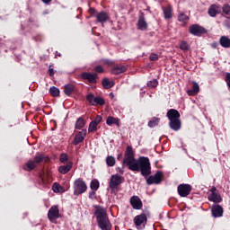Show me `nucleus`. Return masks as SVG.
<instances>
[{
  "label": "nucleus",
  "mask_w": 230,
  "mask_h": 230,
  "mask_svg": "<svg viewBox=\"0 0 230 230\" xmlns=\"http://www.w3.org/2000/svg\"><path fill=\"white\" fill-rule=\"evenodd\" d=\"M123 166H128L131 172H140L143 177H148L152 173V166L148 157L140 156L137 160L134 157L132 146H128L124 154Z\"/></svg>",
  "instance_id": "nucleus-1"
},
{
  "label": "nucleus",
  "mask_w": 230,
  "mask_h": 230,
  "mask_svg": "<svg viewBox=\"0 0 230 230\" xmlns=\"http://www.w3.org/2000/svg\"><path fill=\"white\" fill-rule=\"evenodd\" d=\"M95 217L100 229L111 230L112 226L107 217V211L103 208H99L95 210Z\"/></svg>",
  "instance_id": "nucleus-2"
},
{
  "label": "nucleus",
  "mask_w": 230,
  "mask_h": 230,
  "mask_svg": "<svg viewBox=\"0 0 230 230\" xmlns=\"http://www.w3.org/2000/svg\"><path fill=\"white\" fill-rule=\"evenodd\" d=\"M48 218L49 222L55 224L58 218H62V215H60V209L58 208V205L52 206L48 212Z\"/></svg>",
  "instance_id": "nucleus-3"
},
{
  "label": "nucleus",
  "mask_w": 230,
  "mask_h": 230,
  "mask_svg": "<svg viewBox=\"0 0 230 230\" xmlns=\"http://www.w3.org/2000/svg\"><path fill=\"white\" fill-rule=\"evenodd\" d=\"M87 191V184L82 179H76L74 181V193L75 195H82Z\"/></svg>",
  "instance_id": "nucleus-4"
},
{
  "label": "nucleus",
  "mask_w": 230,
  "mask_h": 230,
  "mask_svg": "<svg viewBox=\"0 0 230 230\" xmlns=\"http://www.w3.org/2000/svg\"><path fill=\"white\" fill-rule=\"evenodd\" d=\"M121 182H123V177L118 174L111 175L109 185L111 191H114V190H118V187L119 186V184H121Z\"/></svg>",
  "instance_id": "nucleus-5"
},
{
  "label": "nucleus",
  "mask_w": 230,
  "mask_h": 230,
  "mask_svg": "<svg viewBox=\"0 0 230 230\" xmlns=\"http://www.w3.org/2000/svg\"><path fill=\"white\" fill-rule=\"evenodd\" d=\"M148 220L147 214L142 213L137 217H134V224L137 229H139L140 226L146 225V222Z\"/></svg>",
  "instance_id": "nucleus-6"
},
{
  "label": "nucleus",
  "mask_w": 230,
  "mask_h": 230,
  "mask_svg": "<svg viewBox=\"0 0 230 230\" xmlns=\"http://www.w3.org/2000/svg\"><path fill=\"white\" fill-rule=\"evenodd\" d=\"M163 181V172L158 171L154 176H149L146 180L148 185L161 184Z\"/></svg>",
  "instance_id": "nucleus-7"
},
{
  "label": "nucleus",
  "mask_w": 230,
  "mask_h": 230,
  "mask_svg": "<svg viewBox=\"0 0 230 230\" xmlns=\"http://www.w3.org/2000/svg\"><path fill=\"white\" fill-rule=\"evenodd\" d=\"M189 31L191 35H195L196 37H200V35H204V33H206V29L199 24L191 25Z\"/></svg>",
  "instance_id": "nucleus-8"
},
{
  "label": "nucleus",
  "mask_w": 230,
  "mask_h": 230,
  "mask_svg": "<svg viewBox=\"0 0 230 230\" xmlns=\"http://www.w3.org/2000/svg\"><path fill=\"white\" fill-rule=\"evenodd\" d=\"M191 185L190 184H180L178 186V194L180 195V197H188V195H190V193H191Z\"/></svg>",
  "instance_id": "nucleus-9"
},
{
  "label": "nucleus",
  "mask_w": 230,
  "mask_h": 230,
  "mask_svg": "<svg viewBox=\"0 0 230 230\" xmlns=\"http://www.w3.org/2000/svg\"><path fill=\"white\" fill-rule=\"evenodd\" d=\"M86 100L91 105H105V100H103V98L98 96L94 97V95L91 93L86 96Z\"/></svg>",
  "instance_id": "nucleus-10"
},
{
  "label": "nucleus",
  "mask_w": 230,
  "mask_h": 230,
  "mask_svg": "<svg viewBox=\"0 0 230 230\" xmlns=\"http://www.w3.org/2000/svg\"><path fill=\"white\" fill-rule=\"evenodd\" d=\"M133 209H142L143 208V201H141V199L139 196H132L129 200Z\"/></svg>",
  "instance_id": "nucleus-11"
},
{
  "label": "nucleus",
  "mask_w": 230,
  "mask_h": 230,
  "mask_svg": "<svg viewBox=\"0 0 230 230\" xmlns=\"http://www.w3.org/2000/svg\"><path fill=\"white\" fill-rule=\"evenodd\" d=\"M81 78L84 80H87L90 84H96V80L98 79L97 74H91L89 72H84L81 75Z\"/></svg>",
  "instance_id": "nucleus-12"
},
{
  "label": "nucleus",
  "mask_w": 230,
  "mask_h": 230,
  "mask_svg": "<svg viewBox=\"0 0 230 230\" xmlns=\"http://www.w3.org/2000/svg\"><path fill=\"white\" fill-rule=\"evenodd\" d=\"M87 135V129H82L75 135L73 145H80L85 139V136Z\"/></svg>",
  "instance_id": "nucleus-13"
},
{
  "label": "nucleus",
  "mask_w": 230,
  "mask_h": 230,
  "mask_svg": "<svg viewBox=\"0 0 230 230\" xmlns=\"http://www.w3.org/2000/svg\"><path fill=\"white\" fill-rule=\"evenodd\" d=\"M222 215H224V208H222L220 205H214L212 207V216L215 218H218L222 217Z\"/></svg>",
  "instance_id": "nucleus-14"
},
{
  "label": "nucleus",
  "mask_w": 230,
  "mask_h": 230,
  "mask_svg": "<svg viewBox=\"0 0 230 230\" xmlns=\"http://www.w3.org/2000/svg\"><path fill=\"white\" fill-rule=\"evenodd\" d=\"M167 118L169 121H172L173 119H180L181 113H179V111L175 109H171L167 111Z\"/></svg>",
  "instance_id": "nucleus-15"
},
{
  "label": "nucleus",
  "mask_w": 230,
  "mask_h": 230,
  "mask_svg": "<svg viewBox=\"0 0 230 230\" xmlns=\"http://www.w3.org/2000/svg\"><path fill=\"white\" fill-rule=\"evenodd\" d=\"M137 28H138V30H141L142 31H145V30H146L148 28V23H146V20L145 19L144 14H141L138 17Z\"/></svg>",
  "instance_id": "nucleus-16"
},
{
  "label": "nucleus",
  "mask_w": 230,
  "mask_h": 230,
  "mask_svg": "<svg viewBox=\"0 0 230 230\" xmlns=\"http://www.w3.org/2000/svg\"><path fill=\"white\" fill-rule=\"evenodd\" d=\"M218 13H220V5L218 4L210 5V7L208 8V15H210V17H217Z\"/></svg>",
  "instance_id": "nucleus-17"
},
{
  "label": "nucleus",
  "mask_w": 230,
  "mask_h": 230,
  "mask_svg": "<svg viewBox=\"0 0 230 230\" xmlns=\"http://www.w3.org/2000/svg\"><path fill=\"white\" fill-rule=\"evenodd\" d=\"M181 119H176L173 120L169 121V127L172 128V130H181Z\"/></svg>",
  "instance_id": "nucleus-18"
},
{
  "label": "nucleus",
  "mask_w": 230,
  "mask_h": 230,
  "mask_svg": "<svg viewBox=\"0 0 230 230\" xmlns=\"http://www.w3.org/2000/svg\"><path fill=\"white\" fill-rule=\"evenodd\" d=\"M199 91H200V86H199V84L193 82L192 89L188 90L187 94H189V96H195L196 94H199Z\"/></svg>",
  "instance_id": "nucleus-19"
},
{
  "label": "nucleus",
  "mask_w": 230,
  "mask_h": 230,
  "mask_svg": "<svg viewBox=\"0 0 230 230\" xmlns=\"http://www.w3.org/2000/svg\"><path fill=\"white\" fill-rule=\"evenodd\" d=\"M71 168H73V163L69 162L66 165H61L58 168V172H61L63 175H66V173H67L71 170Z\"/></svg>",
  "instance_id": "nucleus-20"
},
{
  "label": "nucleus",
  "mask_w": 230,
  "mask_h": 230,
  "mask_svg": "<svg viewBox=\"0 0 230 230\" xmlns=\"http://www.w3.org/2000/svg\"><path fill=\"white\" fill-rule=\"evenodd\" d=\"M98 22H107L109 21V14L105 12H100L96 15Z\"/></svg>",
  "instance_id": "nucleus-21"
},
{
  "label": "nucleus",
  "mask_w": 230,
  "mask_h": 230,
  "mask_svg": "<svg viewBox=\"0 0 230 230\" xmlns=\"http://www.w3.org/2000/svg\"><path fill=\"white\" fill-rule=\"evenodd\" d=\"M219 44L222 48H230V39L227 36H221L219 39Z\"/></svg>",
  "instance_id": "nucleus-22"
},
{
  "label": "nucleus",
  "mask_w": 230,
  "mask_h": 230,
  "mask_svg": "<svg viewBox=\"0 0 230 230\" xmlns=\"http://www.w3.org/2000/svg\"><path fill=\"white\" fill-rule=\"evenodd\" d=\"M127 71V67L125 66H116L111 69L112 75H121V73H125Z\"/></svg>",
  "instance_id": "nucleus-23"
},
{
  "label": "nucleus",
  "mask_w": 230,
  "mask_h": 230,
  "mask_svg": "<svg viewBox=\"0 0 230 230\" xmlns=\"http://www.w3.org/2000/svg\"><path fill=\"white\" fill-rule=\"evenodd\" d=\"M64 93L66 96H71L75 93V84H68L64 86Z\"/></svg>",
  "instance_id": "nucleus-24"
},
{
  "label": "nucleus",
  "mask_w": 230,
  "mask_h": 230,
  "mask_svg": "<svg viewBox=\"0 0 230 230\" xmlns=\"http://www.w3.org/2000/svg\"><path fill=\"white\" fill-rule=\"evenodd\" d=\"M208 200H210L211 202H215L216 204H218L222 202V197L220 196V194H218V192H217L214 194H210L208 196Z\"/></svg>",
  "instance_id": "nucleus-25"
},
{
  "label": "nucleus",
  "mask_w": 230,
  "mask_h": 230,
  "mask_svg": "<svg viewBox=\"0 0 230 230\" xmlns=\"http://www.w3.org/2000/svg\"><path fill=\"white\" fill-rule=\"evenodd\" d=\"M35 168H37V165L34 161L29 160L23 167V170H25V172H31V170H35Z\"/></svg>",
  "instance_id": "nucleus-26"
},
{
  "label": "nucleus",
  "mask_w": 230,
  "mask_h": 230,
  "mask_svg": "<svg viewBox=\"0 0 230 230\" xmlns=\"http://www.w3.org/2000/svg\"><path fill=\"white\" fill-rule=\"evenodd\" d=\"M106 125H117V127H119V119L110 116L106 119Z\"/></svg>",
  "instance_id": "nucleus-27"
},
{
  "label": "nucleus",
  "mask_w": 230,
  "mask_h": 230,
  "mask_svg": "<svg viewBox=\"0 0 230 230\" xmlns=\"http://www.w3.org/2000/svg\"><path fill=\"white\" fill-rule=\"evenodd\" d=\"M163 12L164 14V19H172V5H167L166 7H163Z\"/></svg>",
  "instance_id": "nucleus-28"
},
{
  "label": "nucleus",
  "mask_w": 230,
  "mask_h": 230,
  "mask_svg": "<svg viewBox=\"0 0 230 230\" xmlns=\"http://www.w3.org/2000/svg\"><path fill=\"white\" fill-rule=\"evenodd\" d=\"M102 86L104 89H111L114 87V81H111L108 78L102 79Z\"/></svg>",
  "instance_id": "nucleus-29"
},
{
  "label": "nucleus",
  "mask_w": 230,
  "mask_h": 230,
  "mask_svg": "<svg viewBox=\"0 0 230 230\" xmlns=\"http://www.w3.org/2000/svg\"><path fill=\"white\" fill-rule=\"evenodd\" d=\"M84 127H85V120L84 119V118H79L77 119L76 122H75V128L77 130H80L82 128H84Z\"/></svg>",
  "instance_id": "nucleus-30"
},
{
  "label": "nucleus",
  "mask_w": 230,
  "mask_h": 230,
  "mask_svg": "<svg viewBox=\"0 0 230 230\" xmlns=\"http://www.w3.org/2000/svg\"><path fill=\"white\" fill-rule=\"evenodd\" d=\"M49 93L51 96L58 97L60 96V90L56 86H51L49 88Z\"/></svg>",
  "instance_id": "nucleus-31"
},
{
  "label": "nucleus",
  "mask_w": 230,
  "mask_h": 230,
  "mask_svg": "<svg viewBox=\"0 0 230 230\" xmlns=\"http://www.w3.org/2000/svg\"><path fill=\"white\" fill-rule=\"evenodd\" d=\"M44 159H46V155H44L43 154H38V155L35 156L34 160H32V161H34V163L36 164V165H38L39 163H42V161H44Z\"/></svg>",
  "instance_id": "nucleus-32"
},
{
  "label": "nucleus",
  "mask_w": 230,
  "mask_h": 230,
  "mask_svg": "<svg viewBox=\"0 0 230 230\" xmlns=\"http://www.w3.org/2000/svg\"><path fill=\"white\" fill-rule=\"evenodd\" d=\"M90 188L93 191H97L98 188H100V181L98 180H93L90 184Z\"/></svg>",
  "instance_id": "nucleus-33"
},
{
  "label": "nucleus",
  "mask_w": 230,
  "mask_h": 230,
  "mask_svg": "<svg viewBox=\"0 0 230 230\" xmlns=\"http://www.w3.org/2000/svg\"><path fill=\"white\" fill-rule=\"evenodd\" d=\"M107 166H114L116 164V158L114 156H108L106 158Z\"/></svg>",
  "instance_id": "nucleus-34"
},
{
  "label": "nucleus",
  "mask_w": 230,
  "mask_h": 230,
  "mask_svg": "<svg viewBox=\"0 0 230 230\" xmlns=\"http://www.w3.org/2000/svg\"><path fill=\"white\" fill-rule=\"evenodd\" d=\"M96 130H98V124L93 120L89 125L88 132H96Z\"/></svg>",
  "instance_id": "nucleus-35"
},
{
  "label": "nucleus",
  "mask_w": 230,
  "mask_h": 230,
  "mask_svg": "<svg viewBox=\"0 0 230 230\" xmlns=\"http://www.w3.org/2000/svg\"><path fill=\"white\" fill-rule=\"evenodd\" d=\"M159 125V119L157 118H153L149 122H148V127L151 128L154 127H157Z\"/></svg>",
  "instance_id": "nucleus-36"
},
{
  "label": "nucleus",
  "mask_w": 230,
  "mask_h": 230,
  "mask_svg": "<svg viewBox=\"0 0 230 230\" xmlns=\"http://www.w3.org/2000/svg\"><path fill=\"white\" fill-rule=\"evenodd\" d=\"M190 19V17H188V15H186L185 13H180V15H178V21L180 22H187L188 20Z\"/></svg>",
  "instance_id": "nucleus-37"
},
{
  "label": "nucleus",
  "mask_w": 230,
  "mask_h": 230,
  "mask_svg": "<svg viewBox=\"0 0 230 230\" xmlns=\"http://www.w3.org/2000/svg\"><path fill=\"white\" fill-rule=\"evenodd\" d=\"M157 80L156 79H153L151 81H148L146 85L147 87H149V89H153V87H157Z\"/></svg>",
  "instance_id": "nucleus-38"
},
{
  "label": "nucleus",
  "mask_w": 230,
  "mask_h": 230,
  "mask_svg": "<svg viewBox=\"0 0 230 230\" xmlns=\"http://www.w3.org/2000/svg\"><path fill=\"white\" fill-rule=\"evenodd\" d=\"M62 189V186L58 183H54L52 186V190L55 193H60V190Z\"/></svg>",
  "instance_id": "nucleus-39"
},
{
  "label": "nucleus",
  "mask_w": 230,
  "mask_h": 230,
  "mask_svg": "<svg viewBox=\"0 0 230 230\" xmlns=\"http://www.w3.org/2000/svg\"><path fill=\"white\" fill-rule=\"evenodd\" d=\"M223 13H226V15H229L230 13V5L227 4H225L222 7Z\"/></svg>",
  "instance_id": "nucleus-40"
},
{
  "label": "nucleus",
  "mask_w": 230,
  "mask_h": 230,
  "mask_svg": "<svg viewBox=\"0 0 230 230\" xmlns=\"http://www.w3.org/2000/svg\"><path fill=\"white\" fill-rule=\"evenodd\" d=\"M180 49H182L183 51H188L189 49L188 43L186 41H182L180 45Z\"/></svg>",
  "instance_id": "nucleus-41"
},
{
  "label": "nucleus",
  "mask_w": 230,
  "mask_h": 230,
  "mask_svg": "<svg viewBox=\"0 0 230 230\" xmlns=\"http://www.w3.org/2000/svg\"><path fill=\"white\" fill-rule=\"evenodd\" d=\"M159 59V56H157V54L155 53H152L149 57V60H151L152 62H155V60Z\"/></svg>",
  "instance_id": "nucleus-42"
},
{
  "label": "nucleus",
  "mask_w": 230,
  "mask_h": 230,
  "mask_svg": "<svg viewBox=\"0 0 230 230\" xmlns=\"http://www.w3.org/2000/svg\"><path fill=\"white\" fill-rule=\"evenodd\" d=\"M59 159H60L61 163H66V162H67V159H68L67 155H66V154H61Z\"/></svg>",
  "instance_id": "nucleus-43"
},
{
  "label": "nucleus",
  "mask_w": 230,
  "mask_h": 230,
  "mask_svg": "<svg viewBox=\"0 0 230 230\" xmlns=\"http://www.w3.org/2000/svg\"><path fill=\"white\" fill-rule=\"evenodd\" d=\"M102 116L101 115H97L94 119V120H93V122H95L97 125H100V123H102Z\"/></svg>",
  "instance_id": "nucleus-44"
},
{
  "label": "nucleus",
  "mask_w": 230,
  "mask_h": 230,
  "mask_svg": "<svg viewBox=\"0 0 230 230\" xmlns=\"http://www.w3.org/2000/svg\"><path fill=\"white\" fill-rule=\"evenodd\" d=\"M225 80L226 82V85H228L230 89V73H226Z\"/></svg>",
  "instance_id": "nucleus-45"
},
{
  "label": "nucleus",
  "mask_w": 230,
  "mask_h": 230,
  "mask_svg": "<svg viewBox=\"0 0 230 230\" xmlns=\"http://www.w3.org/2000/svg\"><path fill=\"white\" fill-rule=\"evenodd\" d=\"M95 73H103V67L102 66H97L94 67Z\"/></svg>",
  "instance_id": "nucleus-46"
},
{
  "label": "nucleus",
  "mask_w": 230,
  "mask_h": 230,
  "mask_svg": "<svg viewBox=\"0 0 230 230\" xmlns=\"http://www.w3.org/2000/svg\"><path fill=\"white\" fill-rule=\"evenodd\" d=\"M49 76H53V75H55V70L53 69L52 66H49Z\"/></svg>",
  "instance_id": "nucleus-47"
},
{
  "label": "nucleus",
  "mask_w": 230,
  "mask_h": 230,
  "mask_svg": "<svg viewBox=\"0 0 230 230\" xmlns=\"http://www.w3.org/2000/svg\"><path fill=\"white\" fill-rule=\"evenodd\" d=\"M96 197V190H92L89 193V199H94Z\"/></svg>",
  "instance_id": "nucleus-48"
},
{
  "label": "nucleus",
  "mask_w": 230,
  "mask_h": 230,
  "mask_svg": "<svg viewBox=\"0 0 230 230\" xmlns=\"http://www.w3.org/2000/svg\"><path fill=\"white\" fill-rule=\"evenodd\" d=\"M89 13H90L91 15H94V13H96V10H95L94 8H90V9H89Z\"/></svg>",
  "instance_id": "nucleus-49"
},
{
  "label": "nucleus",
  "mask_w": 230,
  "mask_h": 230,
  "mask_svg": "<svg viewBox=\"0 0 230 230\" xmlns=\"http://www.w3.org/2000/svg\"><path fill=\"white\" fill-rule=\"evenodd\" d=\"M210 191H211V194L217 193V187H215V186L211 187Z\"/></svg>",
  "instance_id": "nucleus-50"
},
{
  "label": "nucleus",
  "mask_w": 230,
  "mask_h": 230,
  "mask_svg": "<svg viewBox=\"0 0 230 230\" xmlns=\"http://www.w3.org/2000/svg\"><path fill=\"white\" fill-rule=\"evenodd\" d=\"M217 47H218V43L217 42H214L211 44V48H214V49H217Z\"/></svg>",
  "instance_id": "nucleus-51"
},
{
  "label": "nucleus",
  "mask_w": 230,
  "mask_h": 230,
  "mask_svg": "<svg viewBox=\"0 0 230 230\" xmlns=\"http://www.w3.org/2000/svg\"><path fill=\"white\" fill-rule=\"evenodd\" d=\"M43 3H45V4H49L51 0H42Z\"/></svg>",
  "instance_id": "nucleus-52"
},
{
  "label": "nucleus",
  "mask_w": 230,
  "mask_h": 230,
  "mask_svg": "<svg viewBox=\"0 0 230 230\" xmlns=\"http://www.w3.org/2000/svg\"><path fill=\"white\" fill-rule=\"evenodd\" d=\"M105 64H112V62H111V60L107 59V60L105 61Z\"/></svg>",
  "instance_id": "nucleus-53"
},
{
  "label": "nucleus",
  "mask_w": 230,
  "mask_h": 230,
  "mask_svg": "<svg viewBox=\"0 0 230 230\" xmlns=\"http://www.w3.org/2000/svg\"><path fill=\"white\" fill-rule=\"evenodd\" d=\"M119 173L123 174V170L122 169L119 170Z\"/></svg>",
  "instance_id": "nucleus-54"
},
{
  "label": "nucleus",
  "mask_w": 230,
  "mask_h": 230,
  "mask_svg": "<svg viewBox=\"0 0 230 230\" xmlns=\"http://www.w3.org/2000/svg\"><path fill=\"white\" fill-rule=\"evenodd\" d=\"M58 57H61V55H60V54H58Z\"/></svg>",
  "instance_id": "nucleus-55"
},
{
  "label": "nucleus",
  "mask_w": 230,
  "mask_h": 230,
  "mask_svg": "<svg viewBox=\"0 0 230 230\" xmlns=\"http://www.w3.org/2000/svg\"><path fill=\"white\" fill-rule=\"evenodd\" d=\"M111 96H112V93H111Z\"/></svg>",
  "instance_id": "nucleus-56"
},
{
  "label": "nucleus",
  "mask_w": 230,
  "mask_h": 230,
  "mask_svg": "<svg viewBox=\"0 0 230 230\" xmlns=\"http://www.w3.org/2000/svg\"><path fill=\"white\" fill-rule=\"evenodd\" d=\"M111 96H112V93H111Z\"/></svg>",
  "instance_id": "nucleus-57"
}]
</instances>
